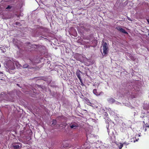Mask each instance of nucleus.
<instances>
[{"instance_id":"obj_19","label":"nucleus","mask_w":149,"mask_h":149,"mask_svg":"<svg viewBox=\"0 0 149 149\" xmlns=\"http://www.w3.org/2000/svg\"><path fill=\"white\" fill-rule=\"evenodd\" d=\"M79 72H80V71H79Z\"/></svg>"},{"instance_id":"obj_10","label":"nucleus","mask_w":149,"mask_h":149,"mask_svg":"<svg viewBox=\"0 0 149 149\" xmlns=\"http://www.w3.org/2000/svg\"><path fill=\"white\" fill-rule=\"evenodd\" d=\"M13 147L15 149H18L19 148V145H14L13 146Z\"/></svg>"},{"instance_id":"obj_13","label":"nucleus","mask_w":149,"mask_h":149,"mask_svg":"<svg viewBox=\"0 0 149 149\" xmlns=\"http://www.w3.org/2000/svg\"><path fill=\"white\" fill-rule=\"evenodd\" d=\"M80 82H81V85L82 86H84V83H83V81H82V79H81V80H80Z\"/></svg>"},{"instance_id":"obj_14","label":"nucleus","mask_w":149,"mask_h":149,"mask_svg":"<svg viewBox=\"0 0 149 149\" xmlns=\"http://www.w3.org/2000/svg\"><path fill=\"white\" fill-rule=\"evenodd\" d=\"M127 18L128 20L130 21H132L131 19L130 18L128 17H127Z\"/></svg>"},{"instance_id":"obj_22","label":"nucleus","mask_w":149,"mask_h":149,"mask_svg":"<svg viewBox=\"0 0 149 149\" xmlns=\"http://www.w3.org/2000/svg\"><path fill=\"white\" fill-rule=\"evenodd\" d=\"M148 35L149 36V33H148Z\"/></svg>"},{"instance_id":"obj_17","label":"nucleus","mask_w":149,"mask_h":149,"mask_svg":"<svg viewBox=\"0 0 149 149\" xmlns=\"http://www.w3.org/2000/svg\"><path fill=\"white\" fill-rule=\"evenodd\" d=\"M2 72H1L0 71V74H2Z\"/></svg>"},{"instance_id":"obj_20","label":"nucleus","mask_w":149,"mask_h":149,"mask_svg":"<svg viewBox=\"0 0 149 149\" xmlns=\"http://www.w3.org/2000/svg\"><path fill=\"white\" fill-rule=\"evenodd\" d=\"M138 141V140H137V139H136V141Z\"/></svg>"},{"instance_id":"obj_7","label":"nucleus","mask_w":149,"mask_h":149,"mask_svg":"<svg viewBox=\"0 0 149 149\" xmlns=\"http://www.w3.org/2000/svg\"><path fill=\"white\" fill-rule=\"evenodd\" d=\"M76 75L79 80H81V77H80V74L79 72L77 71L76 72Z\"/></svg>"},{"instance_id":"obj_9","label":"nucleus","mask_w":149,"mask_h":149,"mask_svg":"<svg viewBox=\"0 0 149 149\" xmlns=\"http://www.w3.org/2000/svg\"><path fill=\"white\" fill-rule=\"evenodd\" d=\"M123 143H120L118 145V147L119 149H121L123 147Z\"/></svg>"},{"instance_id":"obj_3","label":"nucleus","mask_w":149,"mask_h":149,"mask_svg":"<svg viewBox=\"0 0 149 149\" xmlns=\"http://www.w3.org/2000/svg\"><path fill=\"white\" fill-rule=\"evenodd\" d=\"M117 29L120 31V32H122L124 33L128 34V33L125 31V29L121 28L120 27L118 26L117 28Z\"/></svg>"},{"instance_id":"obj_21","label":"nucleus","mask_w":149,"mask_h":149,"mask_svg":"<svg viewBox=\"0 0 149 149\" xmlns=\"http://www.w3.org/2000/svg\"><path fill=\"white\" fill-rule=\"evenodd\" d=\"M148 32H149V30H148Z\"/></svg>"},{"instance_id":"obj_15","label":"nucleus","mask_w":149,"mask_h":149,"mask_svg":"<svg viewBox=\"0 0 149 149\" xmlns=\"http://www.w3.org/2000/svg\"><path fill=\"white\" fill-rule=\"evenodd\" d=\"M123 144H125L126 146H127L128 145V144L126 142H124Z\"/></svg>"},{"instance_id":"obj_11","label":"nucleus","mask_w":149,"mask_h":149,"mask_svg":"<svg viewBox=\"0 0 149 149\" xmlns=\"http://www.w3.org/2000/svg\"><path fill=\"white\" fill-rule=\"evenodd\" d=\"M29 66V65L28 64H25L23 65V67L24 68H27Z\"/></svg>"},{"instance_id":"obj_1","label":"nucleus","mask_w":149,"mask_h":149,"mask_svg":"<svg viewBox=\"0 0 149 149\" xmlns=\"http://www.w3.org/2000/svg\"><path fill=\"white\" fill-rule=\"evenodd\" d=\"M103 53L104 54V56H106L108 54V47L107 43L106 42H104L102 44Z\"/></svg>"},{"instance_id":"obj_5","label":"nucleus","mask_w":149,"mask_h":149,"mask_svg":"<svg viewBox=\"0 0 149 149\" xmlns=\"http://www.w3.org/2000/svg\"><path fill=\"white\" fill-rule=\"evenodd\" d=\"M107 101L110 103L112 104L115 102V100L113 98L111 97L107 99Z\"/></svg>"},{"instance_id":"obj_4","label":"nucleus","mask_w":149,"mask_h":149,"mask_svg":"<svg viewBox=\"0 0 149 149\" xmlns=\"http://www.w3.org/2000/svg\"><path fill=\"white\" fill-rule=\"evenodd\" d=\"M84 100L86 101V103L88 105L90 106H92V103L90 102L89 100L88 99V98H86V97H84Z\"/></svg>"},{"instance_id":"obj_2","label":"nucleus","mask_w":149,"mask_h":149,"mask_svg":"<svg viewBox=\"0 0 149 149\" xmlns=\"http://www.w3.org/2000/svg\"><path fill=\"white\" fill-rule=\"evenodd\" d=\"M79 123L74 122L71 123L70 124V127L71 129H75L79 127Z\"/></svg>"},{"instance_id":"obj_18","label":"nucleus","mask_w":149,"mask_h":149,"mask_svg":"<svg viewBox=\"0 0 149 149\" xmlns=\"http://www.w3.org/2000/svg\"><path fill=\"white\" fill-rule=\"evenodd\" d=\"M95 84H94L93 85V86H95Z\"/></svg>"},{"instance_id":"obj_8","label":"nucleus","mask_w":149,"mask_h":149,"mask_svg":"<svg viewBox=\"0 0 149 149\" xmlns=\"http://www.w3.org/2000/svg\"><path fill=\"white\" fill-rule=\"evenodd\" d=\"M57 123V121L56 120L53 119L52 121V125H55Z\"/></svg>"},{"instance_id":"obj_6","label":"nucleus","mask_w":149,"mask_h":149,"mask_svg":"<svg viewBox=\"0 0 149 149\" xmlns=\"http://www.w3.org/2000/svg\"><path fill=\"white\" fill-rule=\"evenodd\" d=\"M93 93L96 96H98L100 95L101 93L102 92H101L100 93L98 92L97 91V89H93Z\"/></svg>"},{"instance_id":"obj_16","label":"nucleus","mask_w":149,"mask_h":149,"mask_svg":"<svg viewBox=\"0 0 149 149\" xmlns=\"http://www.w3.org/2000/svg\"><path fill=\"white\" fill-rule=\"evenodd\" d=\"M17 86H19V84H17Z\"/></svg>"},{"instance_id":"obj_12","label":"nucleus","mask_w":149,"mask_h":149,"mask_svg":"<svg viewBox=\"0 0 149 149\" xmlns=\"http://www.w3.org/2000/svg\"><path fill=\"white\" fill-rule=\"evenodd\" d=\"M12 8V6H10V5H8L7 8H6V9H10L11 8Z\"/></svg>"}]
</instances>
